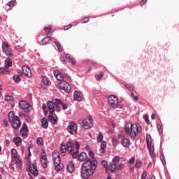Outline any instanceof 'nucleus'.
I'll list each match as a JSON object with an SVG mask.
<instances>
[{
	"instance_id": "nucleus-31",
	"label": "nucleus",
	"mask_w": 179,
	"mask_h": 179,
	"mask_svg": "<svg viewBox=\"0 0 179 179\" xmlns=\"http://www.w3.org/2000/svg\"><path fill=\"white\" fill-rule=\"evenodd\" d=\"M74 100L76 101H82V97L80 96V93L75 91L74 92Z\"/></svg>"
},
{
	"instance_id": "nucleus-30",
	"label": "nucleus",
	"mask_w": 179,
	"mask_h": 179,
	"mask_svg": "<svg viewBox=\"0 0 179 179\" xmlns=\"http://www.w3.org/2000/svg\"><path fill=\"white\" fill-rule=\"evenodd\" d=\"M10 66H12V60H10V59H6L5 60L4 68H6V69H9V68H10Z\"/></svg>"
},
{
	"instance_id": "nucleus-57",
	"label": "nucleus",
	"mask_w": 179,
	"mask_h": 179,
	"mask_svg": "<svg viewBox=\"0 0 179 179\" xmlns=\"http://www.w3.org/2000/svg\"><path fill=\"white\" fill-rule=\"evenodd\" d=\"M52 28L51 27V26L49 27H45L44 28L45 31L47 33L48 31H50Z\"/></svg>"
},
{
	"instance_id": "nucleus-26",
	"label": "nucleus",
	"mask_w": 179,
	"mask_h": 179,
	"mask_svg": "<svg viewBox=\"0 0 179 179\" xmlns=\"http://www.w3.org/2000/svg\"><path fill=\"white\" fill-rule=\"evenodd\" d=\"M66 58L69 61V62H70V64H73V65H75V64H76V60H75V58L71 56V55L67 54L66 55Z\"/></svg>"
},
{
	"instance_id": "nucleus-11",
	"label": "nucleus",
	"mask_w": 179,
	"mask_h": 179,
	"mask_svg": "<svg viewBox=\"0 0 179 179\" xmlns=\"http://www.w3.org/2000/svg\"><path fill=\"white\" fill-rule=\"evenodd\" d=\"M60 89H62V90H64V92H66V93H69L71 92V85H69V83L68 82L63 80L60 83L59 85Z\"/></svg>"
},
{
	"instance_id": "nucleus-5",
	"label": "nucleus",
	"mask_w": 179,
	"mask_h": 179,
	"mask_svg": "<svg viewBox=\"0 0 179 179\" xmlns=\"http://www.w3.org/2000/svg\"><path fill=\"white\" fill-rule=\"evenodd\" d=\"M104 138V136L103 135V133H99V136L96 138L97 142H101V148L98 151V155L101 156L104 152H106V148H107V143L106 141H103V138Z\"/></svg>"
},
{
	"instance_id": "nucleus-1",
	"label": "nucleus",
	"mask_w": 179,
	"mask_h": 179,
	"mask_svg": "<svg viewBox=\"0 0 179 179\" xmlns=\"http://www.w3.org/2000/svg\"><path fill=\"white\" fill-rule=\"evenodd\" d=\"M98 166L99 162L96 159H88L85 161L81 166L80 173L82 178H89L91 176H93Z\"/></svg>"
},
{
	"instance_id": "nucleus-36",
	"label": "nucleus",
	"mask_w": 179,
	"mask_h": 179,
	"mask_svg": "<svg viewBox=\"0 0 179 179\" xmlns=\"http://www.w3.org/2000/svg\"><path fill=\"white\" fill-rule=\"evenodd\" d=\"M11 157L13 159H16V157H19V156H17V150H16V149H11Z\"/></svg>"
},
{
	"instance_id": "nucleus-51",
	"label": "nucleus",
	"mask_w": 179,
	"mask_h": 179,
	"mask_svg": "<svg viewBox=\"0 0 179 179\" xmlns=\"http://www.w3.org/2000/svg\"><path fill=\"white\" fill-rule=\"evenodd\" d=\"M112 142L114 146H117V138L115 137L112 138Z\"/></svg>"
},
{
	"instance_id": "nucleus-15",
	"label": "nucleus",
	"mask_w": 179,
	"mask_h": 179,
	"mask_svg": "<svg viewBox=\"0 0 179 179\" xmlns=\"http://www.w3.org/2000/svg\"><path fill=\"white\" fill-rule=\"evenodd\" d=\"M22 73L24 76L30 78V76H31V70L30 69V67L27 66H22Z\"/></svg>"
},
{
	"instance_id": "nucleus-7",
	"label": "nucleus",
	"mask_w": 179,
	"mask_h": 179,
	"mask_svg": "<svg viewBox=\"0 0 179 179\" xmlns=\"http://www.w3.org/2000/svg\"><path fill=\"white\" fill-rule=\"evenodd\" d=\"M134 127V124L132 123H127L124 127V129L126 131V133L127 135H129V136L132 139H135V131L132 129V127Z\"/></svg>"
},
{
	"instance_id": "nucleus-63",
	"label": "nucleus",
	"mask_w": 179,
	"mask_h": 179,
	"mask_svg": "<svg viewBox=\"0 0 179 179\" xmlns=\"http://www.w3.org/2000/svg\"><path fill=\"white\" fill-rule=\"evenodd\" d=\"M151 120H156V115L155 114H152L151 115Z\"/></svg>"
},
{
	"instance_id": "nucleus-56",
	"label": "nucleus",
	"mask_w": 179,
	"mask_h": 179,
	"mask_svg": "<svg viewBox=\"0 0 179 179\" xmlns=\"http://www.w3.org/2000/svg\"><path fill=\"white\" fill-rule=\"evenodd\" d=\"M141 166H142V162L141 161H137L136 162V167L139 168V167H141Z\"/></svg>"
},
{
	"instance_id": "nucleus-49",
	"label": "nucleus",
	"mask_w": 179,
	"mask_h": 179,
	"mask_svg": "<svg viewBox=\"0 0 179 179\" xmlns=\"http://www.w3.org/2000/svg\"><path fill=\"white\" fill-rule=\"evenodd\" d=\"M5 100L6 101H12V100H13V96H5Z\"/></svg>"
},
{
	"instance_id": "nucleus-33",
	"label": "nucleus",
	"mask_w": 179,
	"mask_h": 179,
	"mask_svg": "<svg viewBox=\"0 0 179 179\" xmlns=\"http://www.w3.org/2000/svg\"><path fill=\"white\" fill-rule=\"evenodd\" d=\"M121 143L123 146H124V148H128V146H129V140L127 138H122Z\"/></svg>"
},
{
	"instance_id": "nucleus-58",
	"label": "nucleus",
	"mask_w": 179,
	"mask_h": 179,
	"mask_svg": "<svg viewBox=\"0 0 179 179\" xmlns=\"http://www.w3.org/2000/svg\"><path fill=\"white\" fill-rule=\"evenodd\" d=\"M89 22V17H85L81 20V23H87Z\"/></svg>"
},
{
	"instance_id": "nucleus-37",
	"label": "nucleus",
	"mask_w": 179,
	"mask_h": 179,
	"mask_svg": "<svg viewBox=\"0 0 179 179\" xmlns=\"http://www.w3.org/2000/svg\"><path fill=\"white\" fill-rule=\"evenodd\" d=\"M50 40H51V37L50 36L45 37L42 40V43L43 44V45H45V44H48V43H50Z\"/></svg>"
},
{
	"instance_id": "nucleus-60",
	"label": "nucleus",
	"mask_w": 179,
	"mask_h": 179,
	"mask_svg": "<svg viewBox=\"0 0 179 179\" xmlns=\"http://www.w3.org/2000/svg\"><path fill=\"white\" fill-rule=\"evenodd\" d=\"M146 2H148V0H142V1L140 2L141 6H143V5H145V3H146Z\"/></svg>"
},
{
	"instance_id": "nucleus-43",
	"label": "nucleus",
	"mask_w": 179,
	"mask_h": 179,
	"mask_svg": "<svg viewBox=\"0 0 179 179\" xmlns=\"http://www.w3.org/2000/svg\"><path fill=\"white\" fill-rule=\"evenodd\" d=\"M103 75H104V73L101 71L99 73V75H96L95 78H96V80H100V79H102Z\"/></svg>"
},
{
	"instance_id": "nucleus-6",
	"label": "nucleus",
	"mask_w": 179,
	"mask_h": 179,
	"mask_svg": "<svg viewBox=\"0 0 179 179\" xmlns=\"http://www.w3.org/2000/svg\"><path fill=\"white\" fill-rule=\"evenodd\" d=\"M67 131L70 135L78 134V124L74 122H70L67 126Z\"/></svg>"
},
{
	"instance_id": "nucleus-48",
	"label": "nucleus",
	"mask_w": 179,
	"mask_h": 179,
	"mask_svg": "<svg viewBox=\"0 0 179 179\" xmlns=\"http://www.w3.org/2000/svg\"><path fill=\"white\" fill-rule=\"evenodd\" d=\"M101 164L102 166H103V167H106V169H108V163H107V161L102 160Z\"/></svg>"
},
{
	"instance_id": "nucleus-23",
	"label": "nucleus",
	"mask_w": 179,
	"mask_h": 179,
	"mask_svg": "<svg viewBox=\"0 0 179 179\" xmlns=\"http://www.w3.org/2000/svg\"><path fill=\"white\" fill-rule=\"evenodd\" d=\"M15 164L17 166V169L22 170V159H20V157L15 158Z\"/></svg>"
},
{
	"instance_id": "nucleus-35",
	"label": "nucleus",
	"mask_w": 179,
	"mask_h": 179,
	"mask_svg": "<svg viewBox=\"0 0 179 179\" xmlns=\"http://www.w3.org/2000/svg\"><path fill=\"white\" fill-rule=\"evenodd\" d=\"M146 143L147 146L152 145V136L150 134L146 135Z\"/></svg>"
},
{
	"instance_id": "nucleus-2",
	"label": "nucleus",
	"mask_w": 179,
	"mask_h": 179,
	"mask_svg": "<svg viewBox=\"0 0 179 179\" xmlns=\"http://www.w3.org/2000/svg\"><path fill=\"white\" fill-rule=\"evenodd\" d=\"M80 148V145H79V142L75 141V144H73V143H72L71 141H68L66 143V145L64 143H62L60 147V153L62 156H65L67 152L70 155H71L73 159H76L78 157Z\"/></svg>"
},
{
	"instance_id": "nucleus-19",
	"label": "nucleus",
	"mask_w": 179,
	"mask_h": 179,
	"mask_svg": "<svg viewBox=\"0 0 179 179\" xmlns=\"http://www.w3.org/2000/svg\"><path fill=\"white\" fill-rule=\"evenodd\" d=\"M67 171L69 173H73L75 171V163L73 161H71L67 164Z\"/></svg>"
},
{
	"instance_id": "nucleus-38",
	"label": "nucleus",
	"mask_w": 179,
	"mask_h": 179,
	"mask_svg": "<svg viewBox=\"0 0 179 179\" xmlns=\"http://www.w3.org/2000/svg\"><path fill=\"white\" fill-rule=\"evenodd\" d=\"M59 152L57 150H55L52 152V159H59Z\"/></svg>"
},
{
	"instance_id": "nucleus-44",
	"label": "nucleus",
	"mask_w": 179,
	"mask_h": 179,
	"mask_svg": "<svg viewBox=\"0 0 179 179\" xmlns=\"http://www.w3.org/2000/svg\"><path fill=\"white\" fill-rule=\"evenodd\" d=\"M8 5V6H10V8H13V6H15V5H16V1L11 0Z\"/></svg>"
},
{
	"instance_id": "nucleus-54",
	"label": "nucleus",
	"mask_w": 179,
	"mask_h": 179,
	"mask_svg": "<svg viewBox=\"0 0 179 179\" xmlns=\"http://www.w3.org/2000/svg\"><path fill=\"white\" fill-rule=\"evenodd\" d=\"M13 78H14V80L15 82H20V77L19 76H17V75L14 76Z\"/></svg>"
},
{
	"instance_id": "nucleus-14",
	"label": "nucleus",
	"mask_w": 179,
	"mask_h": 179,
	"mask_svg": "<svg viewBox=\"0 0 179 179\" xmlns=\"http://www.w3.org/2000/svg\"><path fill=\"white\" fill-rule=\"evenodd\" d=\"M27 132H29V129L27 128V124L23 123L22 127L20 129V134L23 138H27Z\"/></svg>"
},
{
	"instance_id": "nucleus-34",
	"label": "nucleus",
	"mask_w": 179,
	"mask_h": 179,
	"mask_svg": "<svg viewBox=\"0 0 179 179\" xmlns=\"http://www.w3.org/2000/svg\"><path fill=\"white\" fill-rule=\"evenodd\" d=\"M42 83L45 85V86L51 85V82L50 81V79L47 77H43L42 78Z\"/></svg>"
},
{
	"instance_id": "nucleus-20",
	"label": "nucleus",
	"mask_w": 179,
	"mask_h": 179,
	"mask_svg": "<svg viewBox=\"0 0 179 179\" xmlns=\"http://www.w3.org/2000/svg\"><path fill=\"white\" fill-rule=\"evenodd\" d=\"M53 163L55 166V170L59 171L61 167L59 165L61 164V158L53 159Z\"/></svg>"
},
{
	"instance_id": "nucleus-40",
	"label": "nucleus",
	"mask_w": 179,
	"mask_h": 179,
	"mask_svg": "<svg viewBox=\"0 0 179 179\" xmlns=\"http://www.w3.org/2000/svg\"><path fill=\"white\" fill-rule=\"evenodd\" d=\"M36 143L37 145H44V140H43V138L39 137L36 139Z\"/></svg>"
},
{
	"instance_id": "nucleus-22",
	"label": "nucleus",
	"mask_w": 179,
	"mask_h": 179,
	"mask_svg": "<svg viewBox=\"0 0 179 179\" xmlns=\"http://www.w3.org/2000/svg\"><path fill=\"white\" fill-rule=\"evenodd\" d=\"M79 162H85L87 159V154L85 152H81L80 155L78 154Z\"/></svg>"
},
{
	"instance_id": "nucleus-8",
	"label": "nucleus",
	"mask_w": 179,
	"mask_h": 179,
	"mask_svg": "<svg viewBox=\"0 0 179 179\" xmlns=\"http://www.w3.org/2000/svg\"><path fill=\"white\" fill-rule=\"evenodd\" d=\"M108 104L112 108H115L118 106V98L112 95L108 98Z\"/></svg>"
},
{
	"instance_id": "nucleus-50",
	"label": "nucleus",
	"mask_w": 179,
	"mask_h": 179,
	"mask_svg": "<svg viewBox=\"0 0 179 179\" xmlns=\"http://www.w3.org/2000/svg\"><path fill=\"white\" fill-rule=\"evenodd\" d=\"M146 177H148V172L143 171L141 175V179H146Z\"/></svg>"
},
{
	"instance_id": "nucleus-28",
	"label": "nucleus",
	"mask_w": 179,
	"mask_h": 179,
	"mask_svg": "<svg viewBox=\"0 0 179 179\" xmlns=\"http://www.w3.org/2000/svg\"><path fill=\"white\" fill-rule=\"evenodd\" d=\"M147 148L149 150V153L151 157H155V147H153L152 145H147Z\"/></svg>"
},
{
	"instance_id": "nucleus-29",
	"label": "nucleus",
	"mask_w": 179,
	"mask_h": 179,
	"mask_svg": "<svg viewBox=\"0 0 179 179\" xmlns=\"http://www.w3.org/2000/svg\"><path fill=\"white\" fill-rule=\"evenodd\" d=\"M41 125L45 129H47V128H48V121L47 120V118L44 117L42 119Z\"/></svg>"
},
{
	"instance_id": "nucleus-21",
	"label": "nucleus",
	"mask_w": 179,
	"mask_h": 179,
	"mask_svg": "<svg viewBox=\"0 0 179 179\" xmlns=\"http://www.w3.org/2000/svg\"><path fill=\"white\" fill-rule=\"evenodd\" d=\"M54 75L57 80H64V75L59 71H55Z\"/></svg>"
},
{
	"instance_id": "nucleus-4",
	"label": "nucleus",
	"mask_w": 179,
	"mask_h": 179,
	"mask_svg": "<svg viewBox=\"0 0 179 179\" xmlns=\"http://www.w3.org/2000/svg\"><path fill=\"white\" fill-rule=\"evenodd\" d=\"M78 123L84 129H90V128L93 127V117L89 116L85 120H80Z\"/></svg>"
},
{
	"instance_id": "nucleus-39",
	"label": "nucleus",
	"mask_w": 179,
	"mask_h": 179,
	"mask_svg": "<svg viewBox=\"0 0 179 179\" xmlns=\"http://www.w3.org/2000/svg\"><path fill=\"white\" fill-rule=\"evenodd\" d=\"M112 162L114 164H117V163L120 162V157L115 156L113 158Z\"/></svg>"
},
{
	"instance_id": "nucleus-3",
	"label": "nucleus",
	"mask_w": 179,
	"mask_h": 179,
	"mask_svg": "<svg viewBox=\"0 0 179 179\" xmlns=\"http://www.w3.org/2000/svg\"><path fill=\"white\" fill-rule=\"evenodd\" d=\"M8 120L13 129H19V128L22 127V121L20 120V118H19V116L15 115L13 112H10L8 113Z\"/></svg>"
},
{
	"instance_id": "nucleus-47",
	"label": "nucleus",
	"mask_w": 179,
	"mask_h": 179,
	"mask_svg": "<svg viewBox=\"0 0 179 179\" xmlns=\"http://www.w3.org/2000/svg\"><path fill=\"white\" fill-rule=\"evenodd\" d=\"M60 106H62L63 110H66V108H68V104L62 103V101H61Z\"/></svg>"
},
{
	"instance_id": "nucleus-10",
	"label": "nucleus",
	"mask_w": 179,
	"mask_h": 179,
	"mask_svg": "<svg viewBox=\"0 0 179 179\" xmlns=\"http://www.w3.org/2000/svg\"><path fill=\"white\" fill-rule=\"evenodd\" d=\"M2 48L3 52H5V54L8 55V57H12V55H13V54L12 53V49H10V48L9 47L8 43L4 42L2 45Z\"/></svg>"
},
{
	"instance_id": "nucleus-16",
	"label": "nucleus",
	"mask_w": 179,
	"mask_h": 179,
	"mask_svg": "<svg viewBox=\"0 0 179 179\" xmlns=\"http://www.w3.org/2000/svg\"><path fill=\"white\" fill-rule=\"evenodd\" d=\"M55 104H54V99L52 101H47V106L49 109L50 113L53 114L55 111Z\"/></svg>"
},
{
	"instance_id": "nucleus-59",
	"label": "nucleus",
	"mask_w": 179,
	"mask_h": 179,
	"mask_svg": "<svg viewBox=\"0 0 179 179\" xmlns=\"http://www.w3.org/2000/svg\"><path fill=\"white\" fill-rule=\"evenodd\" d=\"M135 162V157H131L129 160V163H130L131 164H134Z\"/></svg>"
},
{
	"instance_id": "nucleus-61",
	"label": "nucleus",
	"mask_w": 179,
	"mask_h": 179,
	"mask_svg": "<svg viewBox=\"0 0 179 179\" xmlns=\"http://www.w3.org/2000/svg\"><path fill=\"white\" fill-rule=\"evenodd\" d=\"M72 27V24H69L68 26L64 27V30H69Z\"/></svg>"
},
{
	"instance_id": "nucleus-9",
	"label": "nucleus",
	"mask_w": 179,
	"mask_h": 179,
	"mask_svg": "<svg viewBox=\"0 0 179 179\" xmlns=\"http://www.w3.org/2000/svg\"><path fill=\"white\" fill-rule=\"evenodd\" d=\"M19 106L21 110H24L25 113H28L29 111H31L32 108L31 106L26 101H21L19 102Z\"/></svg>"
},
{
	"instance_id": "nucleus-13",
	"label": "nucleus",
	"mask_w": 179,
	"mask_h": 179,
	"mask_svg": "<svg viewBox=\"0 0 179 179\" xmlns=\"http://www.w3.org/2000/svg\"><path fill=\"white\" fill-rule=\"evenodd\" d=\"M40 160L43 169H47V155L45 151L43 150L41 152Z\"/></svg>"
},
{
	"instance_id": "nucleus-25",
	"label": "nucleus",
	"mask_w": 179,
	"mask_h": 179,
	"mask_svg": "<svg viewBox=\"0 0 179 179\" xmlns=\"http://www.w3.org/2000/svg\"><path fill=\"white\" fill-rule=\"evenodd\" d=\"M108 169L111 173H115L117 170V164H110L108 166Z\"/></svg>"
},
{
	"instance_id": "nucleus-42",
	"label": "nucleus",
	"mask_w": 179,
	"mask_h": 179,
	"mask_svg": "<svg viewBox=\"0 0 179 179\" xmlns=\"http://www.w3.org/2000/svg\"><path fill=\"white\" fill-rule=\"evenodd\" d=\"M125 87H127V89H128V90H129L130 92H132V90H134V86H132V85L131 84H124Z\"/></svg>"
},
{
	"instance_id": "nucleus-55",
	"label": "nucleus",
	"mask_w": 179,
	"mask_h": 179,
	"mask_svg": "<svg viewBox=\"0 0 179 179\" xmlns=\"http://www.w3.org/2000/svg\"><path fill=\"white\" fill-rule=\"evenodd\" d=\"M88 155L90 157H94V152H93V151H92V150H90V151H88Z\"/></svg>"
},
{
	"instance_id": "nucleus-17",
	"label": "nucleus",
	"mask_w": 179,
	"mask_h": 179,
	"mask_svg": "<svg viewBox=\"0 0 179 179\" xmlns=\"http://www.w3.org/2000/svg\"><path fill=\"white\" fill-rule=\"evenodd\" d=\"M53 103L55 106V111H57V113H61V100L58 99H54Z\"/></svg>"
},
{
	"instance_id": "nucleus-18",
	"label": "nucleus",
	"mask_w": 179,
	"mask_h": 179,
	"mask_svg": "<svg viewBox=\"0 0 179 179\" xmlns=\"http://www.w3.org/2000/svg\"><path fill=\"white\" fill-rule=\"evenodd\" d=\"M52 115L48 117L49 121L53 124H58V117L57 115L51 113Z\"/></svg>"
},
{
	"instance_id": "nucleus-46",
	"label": "nucleus",
	"mask_w": 179,
	"mask_h": 179,
	"mask_svg": "<svg viewBox=\"0 0 179 179\" xmlns=\"http://www.w3.org/2000/svg\"><path fill=\"white\" fill-rule=\"evenodd\" d=\"M55 44L57 47L58 51H59L61 52L62 51V48H61V45H59V43H58V42L55 41Z\"/></svg>"
},
{
	"instance_id": "nucleus-62",
	"label": "nucleus",
	"mask_w": 179,
	"mask_h": 179,
	"mask_svg": "<svg viewBox=\"0 0 179 179\" xmlns=\"http://www.w3.org/2000/svg\"><path fill=\"white\" fill-rule=\"evenodd\" d=\"M3 125L4 127H8V121H6V120H3Z\"/></svg>"
},
{
	"instance_id": "nucleus-32",
	"label": "nucleus",
	"mask_w": 179,
	"mask_h": 179,
	"mask_svg": "<svg viewBox=\"0 0 179 179\" xmlns=\"http://www.w3.org/2000/svg\"><path fill=\"white\" fill-rule=\"evenodd\" d=\"M0 75H9V71L6 67L0 68Z\"/></svg>"
},
{
	"instance_id": "nucleus-52",
	"label": "nucleus",
	"mask_w": 179,
	"mask_h": 179,
	"mask_svg": "<svg viewBox=\"0 0 179 179\" xmlns=\"http://www.w3.org/2000/svg\"><path fill=\"white\" fill-rule=\"evenodd\" d=\"M157 128L159 134H162V132H163V130L162 129V125L157 124Z\"/></svg>"
},
{
	"instance_id": "nucleus-27",
	"label": "nucleus",
	"mask_w": 179,
	"mask_h": 179,
	"mask_svg": "<svg viewBox=\"0 0 179 179\" xmlns=\"http://www.w3.org/2000/svg\"><path fill=\"white\" fill-rule=\"evenodd\" d=\"M13 141L16 146H20L22 145V138L20 137H14Z\"/></svg>"
},
{
	"instance_id": "nucleus-12",
	"label": "nucleus",
	"mask_w": 179,
	"mask_h": 179,
	"mask_svg": "<svg viewBox=\"0 0 179 179\" xmlns=\"http://www.w3.org/2000/svg\"><path fill=\"white\" fill-rule=\"evenodd\" d=\"M29 171L35 177L38 176V171L37 170V164L36 162L29 164Z\"/></svg>"
},
{
	"instance_id": "nucleus-45",
	"label": "nucleus",
	"mask_w": 179,
	"mask_h": 179,
	"mask_svg": "<svg viewBox=\"0 0 179 179\" xmlns=\"http://www.w3.org/2000/svg\"><path fill=\"white\" fill-rule=\"evenodd\" d=\"M143 118H144L146 124H148V125H149V124H150V121L149 120V117L147 115H144Z\"/></svg>"
},
{
	"instance_id": "nucleus-24",
	"label": "nucleus",
	"mask_w": 179,
	"mask_h": 179,
	"mask_svg": "<svg viewBox=\"0 0 179 179\" xmlns=\"http://www.w3.org/2000/svg\"><path fill=\"white\" fill-rule=\"evenodd\" d=\"M136 132H135V136H138L139 134H142V127H141V124L136 123Z\"/></svg>"
},
{
	"instance_id": "nucleus-64",
	"label": "nucleus",
	"mask_w": 179,
	"mask_h": 179,
	"mask_svg": "<svg viewBox=\"0 0 179 179\" xmlns=\"http://www.w3.org/2000/svg\"><path fill=\"white\" fill-rule=\"evenodd\" d=\"M129 170H130V173H134V166L133 167H130Z\"/></svg>"
},
{
	"instance_id": "nucleus-41",
	"label": "nucleus",
	"mask_w": 179,
	"mask_h": 179,
	"mask_svg": "<svg viewBox=\"0 0 179 179\" xmlns=\"http://www.w3.org/2000/svg\"><path fill=\"white\" fill-rule=\"evenodd\" d=\"M159 159H160L162 164L164 166H166V159L164 158V155H161Z\"/></svg>"
},
{
	"instance_id": "nucleus-53",
	"label": "nucleus",
	"mask_w": 179,
	"mask_h": 179,
	"mask_svg": "<svg viewBox=\"0 0 179 179\" xmlns=\"http://www.w3.org/2000/svg\"><path fill=\"white\" fill-rule=\"evenodd\" d=\"M117 170H122V169H124V164H119L118 166H117Z\"/></svg>"
}]
</instances>
